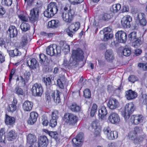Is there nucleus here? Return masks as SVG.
Listing matches in <instances>:
<instances>
[{
    "instance_id": "nucleus-32",
    "label": "nucleus",
    "mask_w": 147,
    "mask_h": 147,
    "mask_svg": "<svg viewBox=\"0 0 147 147\" xmlns=\"http://www.w3.org/2000/svg\"><path fill=\"white\" fill-rule=\"evenodd\" d=\"M59 22L57 20H52L48 22V27L54 28H56L59 26Z\"/></svg>"
},
{
    "instance_id": "nucleus-39",
    "label": "nucleus",
    "mask_w": 147,
    "mask_h": 147,
    "mask_svg": "<svg viewBox=\"0 0 147 147\" xmlns=\"http://www.w3.org/2000/svg\"><path fill=\"white\" fill-rule=\"evenodd\" d=\"M72 7V9H71V11H74V13L75 11L76 12H79L82 9L83 5H74Z\"/></svg>"
},
{
    "instance_id": "nucleus-27",
    "label": "nucleus",
    "mask_w": 147,
    "mask_h": 147,
    "mask_svg": "<svg viewBox=\"0 0 147 147\" xmlns=\"http://www.w3.org/2000/svg\"><path fill=\"white\" fill-rule=\"evenodd\" d=\"M7 33L9 34L11 38L16 37L17 34V31L16 27L13 26H10L7 31Z\"/></svg>"
},
{
    "instance_id": "nucleus-2",
    "label": "nucleus",
    "mask_w": 147,
    "mask_h": 147,
    "mask_svg": "<svg viewBox=\"0 0 147 147\" xmlns=\"http://www.w3.org/2000/svg\"><path fill=\"white\" fill-rule=\"evenodd\" d=\"M60 92L58 90H56L55 92L47 90L45 93V99L46 102L49 103L53 99L56 103H59L60 102Z\"/></svg>"
},
{
    "instance_id": "nucleus-1",
    "label": "nucleus",
    "mask_w": 147,
    "mask_h": 147,
    "mask_svg": "<svg viewBox=\"0 0 147 147\" xmlns=\"http://www.w3.org/2000/svg\"><path fill=\"white\" fill-rule=\"evenodd\" d=\"M83 54L82 51L80 48H78L76 50H73L71 57L69 61L68 62L67 59L64 58L63 62V65L65 67H67L69 66H75L79 60L82 59L83 58Z\"/></svg>"
},
{
    "instance_id": "nucleus-24",
    "label": "nucleus",
    "mask_w": 147,
    "mask_h": 147,
    "mask_svg": "<svg viewBox=\"0 0 147 147\" xmlns=\"http://www.w3.org/2000/svg\"><path fill=\"white\" fill-rule=\"evenodd\" d=\"M107 113L106 108L104 106L101 107L100 109L98 110V116L101 120H103L105 119V117Z\"/></svg>"
},
{
    "instance_id": "nucleus-21",
    "label": "nucleus",
    "mask_w": 147,
    "mask_h": 147,
    "mask_svg": "<svg viewBox=\"0 0 147 147\" xmlns=\"http://www.w3.org/2000/svg\"><path fill=\"white\" fill-rule=\"evenodd\" d=\"M137 92L131 90H129L125 92V97L128 100L135 99L137 97Z\"/></svg>"
},
{
    "instance_id": "nucleus-43",
    "label": "nucleus",
    "mask_w": 147,
    "mask_h": 147,
    "mask_svg": "<svg viewBox=\"0 0 147 147\" xmlns=\"http://www.w3.org/2000/svg\"><path fill=\"white\" fill-rule=\"evenodd\" d=\"M138 67L143 70H147V63H140L138 64Z\"/></svg>"
},
{
    "instance_id": "nucleus-12",
    "label": "nucleus",
    "mask_w": 147,
    "mask_h": 147,
    "mask_svg": "<svg viewBox=\"0 0 147 147\" xmlns=\"http://www.w3.org/2000/svg\"><path fill=\"white\" fill-rule=\"evenodd\" d=\"M127 35L126 33L122 31H119L115 34V37L118 42H125L127 39Z\"/></svg>"
},
{
    "instance_id": "nucleus-15",
    "label": "nucleus",
    "mask_w": 147,
    "mask_h": 147,
    "mask_svg": "<svg viewBox=\"0 0 147 147\" xmlns=\"http://www.w3.org/2000/svg\"><path fill=\"white\" fill-rule=\"evenodd\" d=\"M108 107L111 109H114L119 106V103L118 100L115 98H111L109 99L107 103Z\"/></svg>"
},
{
    "instance_id": "nucleus-11",
    "label": "nucleus",
    "mask_w": 147,
    "mask_h": 147,
    "mask_svg": "<svg viewBox=\"0 0 147 147\" xmlns=\"http://www.w3.org/2000/svg\"><path fill=\"white\" fill-rule=\"evenodd\" d=\"M70 11L67 12L64 11L62 13L61 17L63 20L66 22L70 23L73 20V16L74 14V12L70 10Z\"/></svg>"
},
{
    "instance_id": "nucleus-64",
    "label": "nucleus",
    "mask_w": 147,
    "mask_h": 147,
    "mask_svg": "<svg viewBox=\"0 0 147 147\" xmlns=\"http://www.w3.org/2000/svg\"><path fill=\"white\" fill-rule=\"evenodd\" d=\"M142 53L141 49H138L134 50V53L136 56H139Z\"/></svg>"
},
{
    "instance_id": "nucleus-42",
    "label": "nucleus",
    "mask_w": 147,
    "mask_h": 147,
    "mask_svg": "<svg viewBox=\"0 0 147 147\" xmlns=\"http://www.w3.org/2000/svg\"><path fill=\"white\" fill-rule=\"evenodd\" d=\"M123 53L124 55L126 56H129L131 53V51L130 48H125L123 51Z\"/></svg>"
},
{
    "instance_id": "nucleus-22",
    "label": "nucleus",
    "mask_w": 147,
    "mask_h": 147,
    "mask_svg": "<svg viewBox=\"0 0 147 147\" xmlns=\"http://www.w3.org/2000/svg\"><path fill=\"white\" fill-rule=\"evenodd\" d=\"M27 36L25 35L23 36L22 37L20 42L16 43L15 45L18 47L22 48L25 47L27 44Z\"/></svg>"
},
{
    "instance_id": "nucleus-35",
    "label": "nucleus",
    "mask_w": 147,
    "mask_h": 147,
    "mask_svg": "<svg viewBox=\"0 0 147 147\" xmlns=\"http://www.w3.org/2000/svg\"><path fill=\"white\" fill-rule=\"evenodd\" d=\"M27 63L29 67L33 69L35 68L37 65V61L34 58L32 59L29 62L28 61Z\"/></svg>"
},
{
    "instance_id": "nucleus-56",
    "label": "nucleus",
    "mask_w": 147,
    "mask_h": 147,
    "mask_svg": "<svg viewBox=\"0 0 147 147\" xmlns=\"http://www.w3.org/2000/svg\"><path fill=\"white\" fill-rule=\"evenodd\" d=\"M39 57L40 59V62L41 63L45 61L47 58V57L46 56L43 54H41L39 55Z\"/></svg>"
},
{
    "instance_id": "nucleus-18",
    "label": "nucleus",
    "mask_w": 147,
    "mask_h": 147,
    "mask_svg": "<svg viewBox=\"0 0 147 147\" xmlns=\"http://www.w3.org/2000/svg\"><path fill=\"white\" fill-rule=\"evenodd\" d=\"M136 20L139 23L140 25L142 26H145L146 24V21L145 18L144 14L142 13H138L136 17Z\"/></svg>"
},
{
    "instance_id": "nucleus-63",
    "label": "nucleus",
    "mask_w": 147,
    "mask_h": 147,
    "mask_svg": "<svg viewBox=\"0 0 147 147\" xmlns=\"http://www.w3.org/2000/svg\"><path fill=\"white\" fill-rule=\"evenodd\" d=\"M94 131V135L96 136H99L100 135V129L99 128H96L95 129H92Z\"/></svg>"
},
{
    "instance_id": "nucleus-45",
    "label": "nucleus",
    "mask_w": 147,
    "mask_h": 147,
    "mask_svg": "<svg viewBox=\"0 0 147 147\" xmlns=\"http://www.w3.org/2000/svg\"><path fill=\"white\" fill-rule=\"evenodd\" d=\"M12 0H2L1 3L3 5L10 6L12 3Z\"/></svg>"
},
{
    "instance_id": "nucleus-41",
    "label": "nucleus",
    "mask_w": 147,
    "mask_h": 147,
    "mask_svg": "<svg viewBox=\"0 0 147 147\" xmlns=\"http://www.w3.org/2000/svg\"><path fill=\"white\" fill-rule=\"evenodd\" d=\"M62 49V51L65 53H66L69 52L70 47L69 45L66 42L63 43Z\"/></svg>"
},
{
    "instance_id": "nucleus-46",
    "label": "nucleus",
    "mask_w": 147,
    "mask_h": 147,
    "mask_svg": "<svg viewBox=\"0 0 147 147\" xmlns=\"http://www.w3.org/2000/svg\"><path fill=\"white\" fill-rule=\"evenodd\" d=\"M84 95L86 98H89L91 96V92L89 89H85L84 91Z\"/></svg>"
},
{
    "instance_id": "nucleus-19",
    "label": "nucleus",
    "mask_w": 147,
    "mask_h": 147,
    "mask_svg": "<svg viewBox=\"0 0 147 147\" xmlns=\"http://www.w3.org/2000/svg\"><path fill=\"white\" fill-rule=\"evenodd\" d=\"M141 131L138 127H136L134 128V130L130 132L129 134L128 137L129 139L132 140H137V135Z\"/></svg>"
},
{
    "instance_id": "nucleus-53",
    "label": "nucleus",
    "mask_w": 147,
    "mask_h": 147,
    "mask_svg": "<svg viewBox=\"0 0 147 147\" xmlns=\"http://www.w3.org/2000/svg\"><path fill=\"white\" fill-rule=\"evenodd\" d=\"M103 131L104 133L106 135V137L112 131L111 130L109 126L105 127L104 128Z\"/></svg>"
},
{
    "instance_id": "nucleus-13",
    "label": "nucleus",
    "mask_w": 147,
    "mask_h": 147,
    "mask_svg": "<svg viewBox=\"0 0 147 147\" xmlns=\"http://www.w3.org/2000/svg\"><path fill=\"white\" fill-rule=\"evenodd\" d=\"M108 120L111 123L118 124L120 121V119L117 113L112 112L110 114L108 117Z\"/></svg>"
},
{
    "instance_id": "nucleus-30",
    "label": "nucleus",
    "mask_w": 147,
    "mask_h": 147,
    "mask_svg": "<svg viewBox=\"0 0 147 147\" xmlns=\"http://www.w3.org/2000/svg\"><path fill=\"white\" fill-rule=\"evenodd\" d=\"M66 83V80L65 77L62 76L57 80V84L59 87L61 89H63L64 86Z\"/></svg>"
},
{
    "instance_id": "nucleus-61",
    "label": "nucleus",
    "mask_w": 147,
    "mask_h": 147,
    "mask_svg": "<svg viewBox=\"0 0 147 147\" xmlns=\"http://www.w3.org/2000/svg\"><path fill=\"white\" fill-rule=\"evenodd\" d=\"M53 34L52 33H47L45 32H41L40 33V35L46 37H50L52 36Z\"/></svg>"
},
{
    "instance_id": "nucleus-51",
    "label": "nucleus",
    "mask_w": 147,
    "mask_h": 147,
    "mask_svg": "<svg viewBox=\"0 0 147 147\" xmlns=\"http://www.w3.org/2000/svg\"><path fill=\"white\" fill-rule=\"evenodd\" d=\"M129 81L132 83H134L135 82L138 81V78L134 75H131L129 76L128 78Z\"/></svg>"
},
{
    "instance_id": "nucleus-3",
    "label": "nucleus",
    "mask_w": 147,
    "mask_h": 147,
    "mask_svg": "<svg viewBox=\"0 0 147 147\" xmlns=\"http://www.w3.org/2000/svg\"><path fill=\"white\" fill-rule=\"evenodd\" d=\"M58 11V9L56 3L51 2L48 5L47 8L44 12V15L48 18H50L56 14Z\"/></svg>"
},
{
    "instance_id": "nucleus-44",
    "label": "nucleus",
    "mask_w": 147,
    "mask_h": 147,
    "mask_svg": "<svg viewBox=\"0 0 147 147\" xmlns=\"http://www.w3.org/2000/svg\"><path fill=\"white\" fill-rule=\"evenodd\" d=\"M16 109V106L15 105L12 104L9 105L7 108V109L9 112H13L15 111Z\"/></svg>"
},
{
    "instance_id": "nucleus-58",
    "label": "nucleus",
    "mask_w": 147,
    "mask_h": 147,
    "mask_svg": "<svg viewBox=\"0 0 147 147\" xmlns=\"http://www.w3.org/2000/svg\"><path fill=\"white\" fill-rule=\"evenodd\" d=\"M136 32L135 31L132 32L130 33L129 35V37L131 38V40H134V39H136Z\"/></svg>"
},
{
    "instance_id": "nucleus-31",
    "label": "nucleus",
    "mask_w": 147,
    "mask_h": 147,
    "mask_svg": "<svg viewBox=\"0 0 147 147\" xmlns=\"http://www.w3.org/2000/svg\"><path fill=\"white\" fill-rule=\"evenodd\" d=\"M16 119L15 118L6 115L5 123L9 125H13L15 123Z\"/></svg>"
},
{
    "instance_id": "nucleus-40",
    "label": "nucleus",
    "mask_w": 147,
    "mask_h": 147,
    "mask_svg": "<svg viewBox=\"0 0 147 147\" xmlns=\"http://www.w3.org/2000/svg\"><path fill=\"white\" fill-rule=\"evenodd\" d=\"M30 26L29 24L27 23L23 22L20 25V28L22 31L24 32H26L30 29Z\"/></svg>"
},
{
    "instance_id": "nucleus-6",
    "label": "nucleus",
    "mask_w": 147,
    "mask_h": 147,
    "mask_svg": "<svg viewBox=\"0 0 147 147\" xmlns=\"http://www.w3.org/2000/svg\"><path fill=\"white\" fill-rule=\"evenodd\" d=\"M46 51L47 55L53 56L60 54L61 52V49L60 47L54 44L46 48Z\"/></svg>"
},
{
    "instance_id": "nucleus-14",
    "label": "nucleus",
    "mask_w": 147,
    "mask_h": 147,
    "mask_svg": "<svg viewBox=\"0 0 147 147\" xmlns=\"http://www.w3.org/2000/svg\"><path fill=\"white\" fill-rule=\"evenodd\" d=\"M144 119V117L141 115H133L131 116L129 121L134 124H138L142 122Z\"/></svg>"
},
{
    "instance_id": "nucleus-7",
    "label": "nucleus",
    "mask_w": 147,
    "mask_h": 147,
    "mask_svg": "<svg viewBox=\"0 0 147 147\" xmlns=\"http://www.w3.org/2000/svg\"><path fill=\"white\" fill-rule=\"evenodd\" d=\"M135 108L134 105L132 102L127 104L125 106V111L123 116L126 121L128 120L130 114L134 111Z\"/></svg>"
},
{
    "instance_id": "nucleus-16",
    "label": "nucleus",
    "mask_w": 147,
    "mask_h": 147,
    "mask_svg": "<svg viewBox=\"0 0 147 147\" xmlns=\"http://www.w3.org/2000/svg\"><path fill=\"white\" fill-rule=\"evenodd\" d=\"M39 10L38 8H33L30 11V19L33 22H34L37 20L39 17Z\"/></svg>"
},
{
    "instance_id": "nucleus-4",
    "label": "nucleus",
    "mask_w": 147,
    "mask_h": 147,
    "mask_svg": "<svg viewBox=\"0 0 147 147\" xmlns=\"http://www.w3.org/2000/svg\"><path fill=\"white\" fill-rule=\"evenodd\" d=\"M58 11V9L56 3L51 2L48 5L47 8L44 12V15L48 18H50L56 14Z\"/></svg>"
},
{
    "instance_id": "nucleus-26",
    "label": "nucleus",
    "mask_w": 147,
    "mask_h": 147,
    "mask_svg": "<svg viewBox=\"0 0 147 147\" xmlns=\"http://www.w3.org/2000/svg\"><path fill=\"white\" fill-rule=\"evenodd\" d=\"M33 106L32 102L28 100L25 101L22 105V108L23 110L26 111H30Z\"/></svg>"
},
{
    "instance_id": "nucleus-25",
    "label": "nucleus",
    "mask_w": 147,
    "mask_h": 147,
    "mask_svg": "<svg viewBox=\"0 0 147 147\" xmlns=\"http://www.w3.org/2000/svg\"><path fill=\"white\" fill-rule=\"evenodd\" d=\"M105 57L108 61H111L114 59V54L111 49L107 50L105 53Z\"/></svg>"
},
{
    "instance_id": "nucleus-59",
    "label": "nucleus",
    "mask_w": 147,
    "mask_h": 147,
    "mask_svg": "<svg viewBox=\"0 0 147 147\" xmlns=\"http://www.w3.org/2000/svg\"><path fill=\"white\" fill-rule=\"evenodd\" d=\"M44 80L47 86L51 84V80L50 77L44 78Z\"/></svg>"
},
{
    "instance_id": "nucleus-29",
    "label": "nucleus",
    "mask_w": 147,
    "mask_h": 147,
    "mask_svg": "<svg viewBox=\"0 0 147 147\" xmlns=\"http://www.w3.org/2000/svg\"><path fill=\"white\" fill-rule=\"evenodd\" d=\"M27 141L28 143L30 144V146L33 145L36 141V136L31 134H29L27 137Z\"/></svg>"
},
{
    "instance_id": "nucleus-48",
    "label": "nucleus",
    "mask_w": 147,
    "mask_h": 147,
    "mask_svg": "<svg viewBox=\"0 0 147 147\" xmlns=\"http://www.w3.org/2000/svg\"><path fill=\"white\" fill-rule=\"evenodd\" d=\"M14 92L18 95H23L24 92L20 88L18 87L15 88L14 90Z\"/></svg>"
},
{
    "instance_id": "nucleus-54",
    "label": "nucleus",
    "mask_w": 147,
    "mask_h": 147,
    "mask_svg": "<svg viewBox=\"0 0 147 147\" xmlns=\"http://www.w3.org/2000/svg\"><path fill=\"white\" fill-rule=\"evenodd\" d=\"M57 119H51L50 121L49 125L51 127H54L57 125Z\"/></svg>"
},
{
    "instance_id": "nucleus-49",
    "label": "nucleus",
    "mask_w": 147,
    "mask_h": 147,
    "mask_svg": "<svg viewBox=\"0 0 147 147\" xmlns=\"http://www.w3.org/2000/svg\"><path fill=\"white\" fill-rule=\"evenodd\" d=\"M58 111L57 110L53 111L51 114V118L52 119H57L58 118Z\"/></svg>"
},
{
    "instance_id": "nucleus-37",
    "label": "nucleus",
    "mask_w": 147,
    "mask_h": 147,
    "mask_svg": "<svg viewBox=\"0 0 147 147\" xmlns=\"http://www.w3.org/2000/svg\"><path fill=\"white\" fill-rule=\"evenodd\" d=\"M9 54L11 57L19 56L21 55V53L19 51L18 49H15L13 50H10L9 51Z\"/></svg>"
},
{
    "instance_id": "nucleus-10",
    "label": "nucleus",
    "mask_w": 147,
    "mask_h": 147,
    "mask_svg": "<svg viewBox=\"0 0 147 147\" xmlns=\"http://www.w3.org/2000/svg\"><path fill=\"white\" fill-rule=\"evenodd\" d=\"M84 141L83 135L82 133H80L72 140V145L74 147L81 146Z\"/></svg>"
},
{
    "instance_id": "nucleus-23",
    "label": "nucleus",
    "mask_w": 147,
    "mask_h": 147,
    "mask_svg": "<svg viewBox=\"0 0 147 147\" xmlns=\"http://www.w3.org/2000/svg\"><path fill=\"white\" fill-rule=\"evenodd\" d=\"M38 114L34 112H32L30 114V117L28 121V124H33L36 122L38 117Z\"/></svg>"
},
{
    "instance_id": "nucleus-60",
    "label": "nucleus",
    "mask_w": 147,
    "mask_h": 147,
    "mask_svg": "<svg viewBox=\"0 0 147 147\" xmlns=\"http://www.w3.org/2000/svg\"><path fill=\"white\" fill-rule=\"evenodd\" d=\"M111 30L112 28L111 26H109L105 28L103 30L101 31L100 32L105 33V32H108L109 33V32H110L111 31Z\"/></svg>"
},
{
    "instance_id": "nucleus-47",
    "label": "nucleus",
    "mask_w": 147,
    "mask_h": 147,
    "mask_svg": "<svg viewBox=\"0 0 147 147\" xmlns=\"http://www.w3.org/2000/svg\"><path fill=\"white\" fill-rule=\"evenodd\" d=\"M104 40L105 41H107L109 39L112 38L113 37V34L109 33H104Z\"/></svg>"
},
{
    "instance_id": "nucleus-9",
    "label": "nucleus",
    "mask_w": 147,
    "mask_h": 147,
    "mask_svg": "<svg viewBox=\"0 0 147 147\" xmlns=\"http://www.w3.org/2000/svg\"><path fill=\"white\" fill-rule=\"evenodd\" d=\"M31 92L33 95L40 96L43 92V89L40 84L35 83L33 86Z\"/></svg>"
},
{
    "instance_id": "nucleus-52",
    "label": "nucleus",
    "mask_w": 147,
    "mask_h": 147,
    "mask_svg": "<svg viewBox=\"0 0 147 147\" xmlns=\"http://www.w3.org/2000/svg\"><path fill=\"white\" fill-rule=\"evenodd\" d=\"M19 18L22 22H26L28 20V18L27 17L25 16L23 14H20L18 16Z\"/></svg>"
},
{
    "instance_id": "nucleus-28",
    "label": "nucleus",
    "mask_w": 147,
    "mask_h": 147,
    "mask_svg": "<svg viewBox=\"0 0 147 147\" xmlns=\"http://www.w3.org/2000/svg\"><path fill=\"white\" fill-rule=\"evenodd\" d=\"M17 136V133L15 131L11 130L8 133L6 138L8 141H11L15 139Z\"/></svg>"
},
{
    "instance_id": "nucleus-34",
    "label": "nucleus",
    "mask_w": 147,
    "mask_h": 147,
    "mask_svg": "<svg viewBox=\"0 0 147 147\" xmlns=\"http://www.w3.org/2000/svg\"><path fill=\"white\" fill-rule=\"evenodd\" d=\"M140 38L136 39V40L132 43V46L135 48H137L140 46L142 44V41L141 40Z\"/></svg>"
},
{
    "instance_id": "nucleus-38",
    "label": "nucleus",
    "mask_w": 147,
    "mask_h": 147,
    "mask_svg": "<svg viewBox=\"0 0 147 147\" xmlns=\"http://www.w3.org/2000/svg\"><path fill=\"white\" fill-rule=\"evenodd\" d=\"M121 5L120 4L117 3L113 5L111 8V10L114 13L118 12L121 8Z\"/></svg>"
},
{
    "instance_id": "nucleus-36",
    "label": "nucleus",
    "mask_w": 147,
    "mask_h": 147,
    "mask_svg": "<svg viewBox=\"0 0 147 147\" xmlns=\"http://www.w3.org/2000/svg\"><path fill=\"white\" fill-rule=\"evenodd\" d=\"M70 109L73 112H78L80 111L81 108L79 106L74 103L70 106Z\"/></svg>"
},
{
    "instance_id": "nucleus-17",
    "label": "nucleus",
    "mask_w": 147,
    "mask_h": 147,
    "mask_svg": "<svg viewBox=\"0 0 147 147\" xmlns=\"http://www.w3.org/2000/svg\"><path fill=\"white\" fill-rule=\"evenodd\" d=\"M132 20V18L129 16H125L123 18L121 21L122 26L125 28H129L130 26V23Z\"/></svg>"
},
{
    "instance_id": "nucleus-8",
    "label": "nucleus",
    "mask_w": 147,
    "mask_h": 147,
    "mask_svg": "<svg viewBox=\"0 0 147 147\" xmlns=\"http://www.w3.org/2000/svg\"><path fill=\"white\" fill-rule=\"evenodd\" d=\"M80 26V24L78 22L72 24L66 29V32L68 35L72 37L73 35L79 29Z\"/></svg>"
},
{
    "instance_id": "nucleus-55",
    "label": "nucleus",
    "mask_w": 147,
    "mask_h": 147,
    "mask_svg": "<svg viewBox=\"0 0 147 147\" xmlns=\"http://www.w3.org/2000/svg\"><path fill=\"white\" fill-rule=\"evenodd\" d=\"M49 135L55 139L57 138L58 136V134L56 132L50 131Z\"/></svg>"
},
{
    "instance_id": "nucleus-50",
    "label": "nucleus",
    "mask_w": 147,
    "mask_h": 147,
    "mask_svg": "<svg viewBox=\"0 0 147 147\" xmlns=\"http://www.w3.org/2000/svg\"><path fill=\"white\" fill-rule=\"evenodd\" d=\"M111 18V16L107 13L103 14L102 16V19L105 21H108Z\"/></svg>"
},
{
    "instance_id": "nucleus-57",
    "label": "nucleus",
    "mask_w": 147,
    "mask_h": 147,
    "mask_svg": "<svg viewBox=\"0 0 147 147\" xmlns=\"http://www.w3.org/2000/svg\"><path fill=\"white\" fill-rule=\"evenodd\" d=\"M83 0H69V1L73 5H77L82 3Z\"/></svg>"
},
{
    "instance_id": "nucleus-5",
    "label": "nucleus",
    "mask_w": 147,
    "mask_h": 147,
    "mask_svg": "<svg viewBox=\"0 0 147 147\" xmlns=\"http://www.w3.org/2000/svg\"><path fill=\"white\" fill-rule=\"evenodd\" d=\"M64 119L68 125L70 126H74L76 125L78 120V118L74 114L68 113L65 114Z\"/></svg>"
},
{
    "instance_id": "nucleus-20",
    "label": "nucleus",
    "mask_w": 147,
    "mask_h": 147,
    "mask_svg": "<svg viewBox=\"0 0 147 147\" xmlns=\"http://www.w3.org/2000/svg\"><path fill=\"white\" fill-rule=\"evenodd\" d=\"M48 144V140L46 136H42L40 137L38 139V147H47Z\"/></svg>"
},
{
    "instance_id": "nucleus-62",
    "label": "nucleus",
    "mask_w": 147,
    "mask_h": 147,
    "mask_svg": "<svg viewBox=\"0 0 147 147\" xmlns=\"http://www.w3.org/2000/svg\"><path fill=\"white\" fill-rule=\"evenodd\" d=\"M98 123L97 121H95L93 122L91 124V126L92 129H95L96 128H99L98 127Z\"/></svg>"
},
{
    "instance_id": "nucleus-33",
    "label": "nucleus",
    "mask_w": 147,
    "mask_h": 147,
    "mask_svg": "<svg viewBox=\"0 0 147 147\" xmlns=\"http://www.w3.org/2000/svg\"><path fill=\"white\" fill-rule=\"evenodd\" d=\"M118 133L116 131H112L107 136V138L109 140H113L118 137Z\"/></svg>"
}]
</instances>
